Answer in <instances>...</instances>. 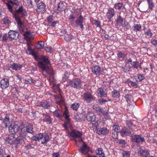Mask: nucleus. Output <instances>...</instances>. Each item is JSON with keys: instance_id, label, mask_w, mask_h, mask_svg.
<instances>
[{"instance_id": "obj_17", "label": "nucleus", "mask_w": 157, "mask_h": 157, "mask_svg": "<svg viewBox=\"0 0 157 157\" xmlns=\"http://www.w3.org/2000/svg\"><path fill=\"white\" fill-rule=\"evenodd\" d=\"M66 4L65 2L60 1L58 4L57 10L59 11H64L66 7Z\"/></svg>"}, {"instance_id": "obj_46", "label": "nucleus", "mask_w": 157, "mask_h": 157, "mask_svg": "<svg viewBox=\"0 0 157 157\" xmlns=\"http://www.w3.org/2000/svg\"><path fill=\"white\" fill-rule=\"evenodd\" d=\"M126 124L129 127H130L132 126H134V127L136 126V125L134 124L130 120H127Z\"/></svg>"}, {"instance_id": "obj_50", "label": "nucleus", "mask_w": 157, "mask_h": 157, "mask_svg": "<svg viewBox=\"0 0 157 157\" xmlns=\"http://www.w3.org/2000/svg\"><path fill=\"white\" fill-rule=\"evenodd\" d=\"M82 115L81 114H77L75 116V119L76 121H79L82 118Z\"/></svg>"}, {"instance_id": "obj_12", "label": "nucleus", "mask_w": 157, "mask_h": 157, "mask_svg": "<svg viewBox=\"0 0 157 157\" xmlns=\"http://www.w3.org/2000/svg\"><path fill=\"white\" fill-rule=\"evenodd\" d=\"M76 25V27L80 26L81 29L83 30V25L82 24L83 22V17L81 15L79 16L75 21Z\"/></svg>"}, {"instance_id": "obj_14", "label": "nucleus", "mask_w": 157, "mask_h": 157, "mask_svg": "<svg viewBox=\"0 0 157 157\" xmlns=\"http://www.w3.org/2000/svg\"><path fill=\"white\" fill-rule=\"evenodd\" d=\"M132 142L136 143H139L140 141L142 142L144 141V138L139 135H135L132 136Z\"/></svg>"}, {"instance_id": "obj_21", "label": "nucleus", "mask_w": 157, "mask_h": 157, "mask_svg": "<svg viewBox=\"0 0 157 157\" xmlns=\"http://www.w3.org/2000/svg\"><path fill=\"white\" fill-rule=\"evenodd\" d=\"M120 133L122 136H125L127 135H130L131 133L128 128L124 127L121 129L120 132Z\"/></svg>"}, {"instance_id": "obj_41", "label": "nucleus", "mask_w": 157, "mask_h": 157, "mask_svg": "<svg viewBox=\"0 0 157 157\" xmlns=\"http://www.w3.org/2000/svg\"><path fill=\"white\" fill-rule=\"evenodd\" d=\"M79 104L78 103H75L72 105L71 108L73 110H77L79 107Z\"/></svg>"}, {"instance_id": "obj_42", "label": "nucleus", "mask_w": 157, "mask_h": 157, "mask_svg": "<svg viewBox=\"0 0 157 157\" xmlns=\"http://www.w3.org/2000/svg\"><path fill=\"white\" fill-rule=\"evenodd\" d=\"M123 21V20L122 18L120 16H119L117 18L116 22L118 25H121L122 24Z\"/></svg>"}, {"instance_id": "obj_37", "label": "nucleus", "mask_w": 157, "mask_h": 157, "mask_svg": "<svg viewBox=\"0 0 157 157\" xmlns=\"http://www.w3.org/2000/svg\"><path fill=\"white\" fill-rule=\"evenodd\" d=\"M44 43L43 41H39L36 45V47L37 49H41L44 48Z\"/></svg>"}, {"instance_id": "obj_63", "label": "nucleus", "mask_w": 157, "mask_h": 157, "mask_svg": "<svg viewBox=\"0 0 157 157\" xmlns=\"http://www.w3.org/2000/svg\"><path fill=\"white\" fill-rule=\"evenodd\" d=\"M69 19L70 21L72 22L75 20V17H74L73 15H71L70 16Z\"/></svg>"}, {"instance_id": "obj_18", "label": "nucleus", "mask_w": 157, "mask_h": 157, "mask_svg": "<svg viewBox=\"0 0 157 157\" xmlns=\"http://www.w3.org/2000/svg\"><path fill=\"white\" fill-rule=\"evenodd\" d=\"M71 136L73 138L75 137L81 138L82 136V134L81 132L78 131H76L74 130H72L71 132Z\"/></svg>"}, {"instance_id": "obj_58", "label": "nucleus", "mask_w": 157, "mask_h": 157, "mask_svg": "<svg viewBox=\"0 0 157 157\" xmlns=\"http://www.w3.org/2000/svg\"><path fill=\"white\" fill-rule=\"evenodd\" d=\"M138 78L140 81H142L144 78V77L142 74H139L138 75Z\"/></svg>"}, {"instance_id": "obj_60", "label": "nucleus", "mask_w": 157, "mask_h": 157, "mask_svg": "<svg viewBox=\"0 0 157 157\" xmlns=\"http://www.w3.org/2000/svg\"><path fill=\"white\" fill-rule=\"evenodd\" d=\"M8 38L7 35V34H5L2 36V40L4 41H6Z\"/></svg>"}, {"instance_id": "obj_19", "label": "nucleus", "mask_w": 157, "mask_h": 157, "mask_svg": "<svg viewBox=\"0 0 157 157\" xmlns=\"http://www.w3.org/2000/svg\"><path fill=\"white\" fill-rule=\"evenodd\" d=\"M89 147L88 146L83 142L82 146L80 147V150L82 153L84 154H86L89 151Z\"/></svg>"}, {"instance_id": "obj_7", "label": "nucleus", "mask_w": 157, "mask_h": 157, "mask_svg": "<svg viewBox=\"0 0 157 157\" xmlns=\"http://www.w3.org/2000/svg\"><path fill=\"white\" fill-rule=\"evenodd\" d=\"M84 98L87 103H90L94 100L95 98L89 92L84 94Z\"/></svg>"}, {"instance_id": "obj_55", "label": "nucleus", "mask_w": 157, "mask_h": 157, "mask_svg": "<svg viewBox=\"0 0 157 157\" xmlns=\"http://www.w3.org/2000/svg\"><path fill=\"white\" fill-rule=\"evenodd\" d=\"M125 56L124 54L120 51H119L117 54V56L119 58H124Z\"/></svg>"}, {"instance_id": "obj_16", "label": "nucleus", "mask_w": 157, "mask_h": 157, "mask_svg": "<svg viewBox=\"0 0 157 157\" xmlns=\"http://www.w3.org/2000/svg\"><path fill=\"white\" fill-rule=\"evenodd\" d=\"M86 117L89 121L94 122L95 120V117L94 113L91 112H88L86 115Z\"/></svg>"}, {"instance_id": "obj_38", "label": "nucleus", "mask_w": 157, "mask_h": 157, "mask_svg": "<svg viewBox=\"0 0 157 157\" xmlns=\"http://www.w3.org/2000/svg\"><path fill=\"white\" fill-rule=\"evenodd\" d=\"M113 97L114 98H118L120 97L119 93L117 90H114L112 92Z\"/></svg>"}, {"instance_id": "obj_36", "label": "nucleus", "mask_w": 157, "mask_h": 157, "mask_svg": "<svg viewBox=\"0 0 157 157\" xmlns=\"http://www.w3.org/2000/svg\"><path fill=\"white\" fill-rule=\"evenodd\" d=\"M60 111L58 110H56L53 112V114L58 118H60L63 116V115L60 113Z\"/></svg>"}, {"instance_id": "obj_4", "label": "nucleus", "mask_w": 157, "mask_h": 157, "mask_svg": "<svg viewBox=\"0 0 157 157\" xmlns=\"http://www.w3.org/2000/svg\"><path fill=\"white\" fill-rule=\"evenodd\" d=\"M20 128L15 123H12L9 127V132L12 135L15 134L17 132H18Z\"/></svg>"}, {"instance_id": "obj_29", "label": "nucleus", "mask_w": 157, "mask_h": 157, "mask_svg": "<svg viewBox=\"0 0 157 157\" xmlns=\"http://www.w3.org/2000/svg\"><path fill=\"white\" fill-rule=\"evenodd\" d=\"M10 118L8 115H6L4 119H3V122L5 127H7L10 124Z\"/></svg>"}, {"instance_id": "obj_15", "label": "nucleus", "mask_w": 157, "mask_h": 157, "mask_svg": "<svg viewBox=\"0 0 157 157\" xmlns=\"http://www.w3.org/2000/svg\"><path fill=\"white\" fill-rule=\"evenodd\" d=\"M1 87L3 89H6L9 85V80L7 78H4L1 81Z\"/></svg>"}, {"instance_id": "obj_35", "label": "nucleus", "mask_w": 157, "mask_h": 157, "mask_svg": "<svg viewBox=\"0 0 157 157\" xmlns=\"http://www.w3.org/2000/svg\"><path fill=\"white\" fill-rule=\"evenodd\" d=\"M25 129L26 131L27 132L32 133L33 132V126L31 124L29 125L28 126L26 127Z\"/></svg>"}, {"instance_id": "obj_28", "label": "nucleus", "mask_w": 157, "mask_h": 157, "mask_svg": "<svg viewBox=\"0 0 157 157\" xmlns=\"http://www.w3.org/2000/svg\"><path fill=\"white\" fill-rule=\"evenodd\" d=\"M22 66L19 64H16L13 63L11 65V67L13 70H18L22 67Z\"/></svg>"}, {"instance_id": "obj_3", "label": "nucleus", "mask_w": 157, "mask_h": 157, "mask_svg": "<svg viewBox=\"0 0 157 157\" xmlns=\"http://www.w3.org/2000/svg\"><path fill=\"white\" fill-rule=\"evenodd\" d=\"M32 140L33 141H39L40 140L43 139L41 141V143L43 144H46L49 141V137L48 135H45L44 136L43 134H38L32 138Z\"/></svg>"}, {"instance_id": "obj_30", "label": "nucleus", "mask_w": 157, "mask_h": 157, "mask_svg": "<svg viewBox=\"0 0 157 157\" xmlns=\"http://www.w3.org/2000/svg\"><path fill=\"white\" fill-rule=\"evenodd\" d=\"M124 98L126 99L127 104L126 105H128V104H130L132 103L131 100H132V97L130 94L128 95L124 96Z\"/></svg>"}, {"instance_id": "obj_23", "label": "nucleus", "mask_w": 157, "mask_h": 157, "mask_svg": "<svg viewBox=\"0 0 157 157\" xmlns=\"http://www.w3.org/2000/svg\"><path fill=\"white\" fill-rule=\"evenodd\" d=\"M109 132L106 128H100L98 129L97 132L98 134H106Z\"/></svg>"}, {"instance_id": "obj_39", "label": "nucleus", "mask_w": 157, "mask_h": 157, "mask_svg": "<svg viewBox=\"0 0 157 157\" xmlns=\"http://www.w3.org/2000/svg\"><path fill=\"white\" fill-rule=\"evenodd\" d=\"M122 68L123 69V71L124 72H127L130 71L131 67H130L129 65L125 64V66L122 67Z\"/></svg>"}, {"instance_id": "obj_8", "label": "nucleus", "mask_w": 157, "mask_h": 157, "mask_svg": "<svg viewBox=\"0 0 157 157\" xmlns=\"http://www.w3.org/2000/svg\"><path fill=\"white\" fill-rule=\"evenodd\" d=\"M19 36V33L14 31L10 30L8 33V38L11 40L18 39Z\"/></svg>"}, {"instance_id": "obj_2", "label": "nucleus", "mask_w": 157, "mask_h": 157, "mask_svg": "<svg viewBox=\"0 0 157 157\" xmlns=\"http://www.w3.org/2000/svg\"><path fill=\"white\" fill-rule=\"evenodd\" d=\"M4 2L6 4L9 11L13 14L14 12L13 9H14L15 11H16V9H17V8L18 6L20 5L19 2L18 1L13 2L12 1H10L7 2H5L4 1Z\"/></svg>"}, {"instance_id": "obj_34", "label": "nucleus", "mask_w": 157, "mask_h": 157, "mask_svg": "<svg viewBox=\"0 0 157 157\" xmlns=\"http://www.w3.org/2000/svg\"><path fill=\"white\" fill-rule=\"evenodd\" d=\"M44 122H46L48 124L51 123V119L49 115H46L43 120Z\"/></svg>"}, {"instance_id": "obj_9", "label": "nucleus", "mask_w": 157, "mask_h": 157, "mask_svg": "<svg viewBox=\"0 0 157 157\" xmlns=\"http://www.w3.org/2000/svg\"><path fill=\"white\" fill-rule=\"evenodd\" d=\"M15 19L17 23L18 28L21 33H22L23 31L24 25L22 21L21 20L19 16L15 15Z\"/></svg>"}, {"instance_id": "obj_48", "label": "nucleus", "mask_w": 157, "mask_h": 157, "mask_svg": "<svg viewBox=\"0 0 157 157\" xmlns=\"http://www.w3.org/2000/svg\"><path fill=\"white\" fill-rule=\"evenodd\" d=\"M122 6V4L120 3H118L115 4V7L119 10H120Z\"/></svg>"}, {"instance_id": "obj_45", "label": "nucleus", "mask_w": 157, "mask_h": 157, "mask_svg": "<svg viewBox=\"0 0 157 157\" xmlns=\"http://www.w3.org/2000/svg\"><path fill=\"white\" fill-rule=\"evenodd\" d=\"M131 65L132 67L136 69H137L139 65V62L136 61L132 62V63H131Z\"/></svg>"}, {"instance_id": "obj_62", "label": "nucleus", "mask_w": 157, "mask_h": 157, "mask_svg": "<svg viewBox=\"0 0 157 157\" xmlns=\"http://www.w3.org/2000/svg\"><path fill=\"white\" fill-rule=\"evenodd\" d=\"M98 101L100 104H101L107 102V100L104 99H99L98 100Z\"/></svg>"}, {"instance_id": "obj_61", "label": "nucleus", "mask_w": 157, "mask_h": 157, "mask_svg": "<svg viewBox=\"0 0 157 157\" xmlns=\"http://www.w3.org/2000/svg\"><path fill=\"white\" fill-rule=\"evenodd\" d=\"M69 74L68 73H65L64 75V76L63 77V81L65 80L66 78H67L69 76Z\"/></svg>"}, {"instance_id": "obj_31", "label": "nucleus", "mask_w": 157, "mask_h": 157, "mask_svg": "<svg viewBox=\"0 0 157 157\" xmlns=\"http://www.w3.org/2000/svg\"><path fill=\"white\" fill-rule=\"evenodd\" d=\"M98 93L100 94L101 97H105L107 96L106 93L105 92L103 89L101 88H100L98 89Z\"/></svg>"}, {"instance_id": "obj_22", "label": "nucleus", "mask_w": 157, "mask_h": 157, "mask_svg": "<svg viewBox=\"0 0 157 157\" xmlns=\"http://www.w3.org/2000/svg\"><path fill=\"white\" fill-rule=\"evenodd\" d=\"M6 141L8 143L12 144L15 143V138L13 135L11 136H8L7 138L6 139Z\"/></svg>"}, {"instance_id": "obj_57", "label": "nucleus", "mask_w": 157, "mask_h": 157, "mask_svg": "<svg viewBox=\"0 0 157 157\" xmlns=\"http://www.w3.org/2000/svg\"><path fill=\"white\" fill-rule=\"evenodd\" d=\"M145 34L147 35V36L151 37L152 36V33L151 32L150 30H147V31L145 32Z\"/></svg>"}, {"instance_id": "obj_52", "label": "nucleus", "mask_w": 157, "mask_h": 157, "mask_svg": "<svg viewBox=\"0 0 157 157\" xmlns=\"http://www.w3.org/2000/svg\"><path fill=\"white\" fill-rule=\"evenodd\" d=\"M149 4V7L150 9H152L153 7V3L152 0H147Z\"/></svg>"}, {"instance_id": "obj_47", "label": "nucleus", "mask_w": 157, "mask_h": 157, "mask_svg": "<svg viewBox=\"0 0 157 157\" xmlns=\"http://www.w3.org/2000/svg\"><path fill=\"white\" fill-rule=\"evenodd\" d=\"M130 154L129 152L127 151H124L122 153L123 157H129Z\"/></svg>"}, {"instance_id": "obj_27", "label": "nucleus", "mask_w": 157, "mask_h": 157, "mask_svg": "<svg viewBox=\"0 0 157 157\" xmlns=\"http://www.w3.org/2000/svg\"><path fill=\"white\" fill-rule=\"evenodd\" d=\"M18 133L20 136H21L22 137L24 138H25L27 134V132L26 131L25 128H20Z\"/></svg>"}, {"instance_id": "obj_49", "label": "nucleus", "mask_w": 157, "mask_h": 157, "mask_svg": "<svg viewBox=\"0 0 157 157\" xmlns=\"http://www.w3.org/2000/svg\"><path fill=\"white\" fill-rule=\"evenodd\" d=\"M122 91L123 93L125 94V96L128 95L130 94V91L124 89V88L122 89Z\"/></svg>"}, {"instance_id": "obj_54", "label": "nucleus", "mask_w": 157, "mask_h": 157, "mask_svg": "<svg viewBox=\"0 0 157 157\" xmlns=\"http://www.w3.org/2000/svg\"><path fill=\"white\" fill-rule=\"evenodd\" d=\"M119 127L118 125H114L113 126V131L119 132Z\"/></svg>"}, {"instance_id": "obj_44", "label": "nucleus", "mask_w": 157, "mask_h": 157, "mask_svg": "<svg viewBox=\"0 0 157 157\" xmlns=\"http://www.w3.org/2000/svg\"><path fill=\"white\" fill-rule=\"evenodd\" d=\"M123 27H124V29L125 31H127L130 28V26L128 22H124V24L123 25Z\"/></svg>"}, {"instance_id": "obj_25", "label": "nucleus", "mask_w": 157, "mask_h": 157, "mask_svg": "<svg viewBox=\"0 0 157 157\" xmlns=\"http://www.w3.org/2000/svg\"><path fill=\"white\" fill-rule=\"evenodd\" d=\"M56 98V102L57 104L59 105L60 106L64 105V103L63 99L61 98V95L57 96Z\"/></svg>"}, {"instance_id": "obj_10", "label": "nucleus", "mask_w": 157, "mask_h": 157, "mask_svg": "<svg viewBox=\"0 0 157 157\" xmlns=\"http://www.w3.org/2000/svg\"><path fill=\"white\" fill-rule=\"evenodd\" d=\"M68 112L67 109H66L64 111L63 114L65 115V118L66 120V121L63 124V127L65 128L66 130L68 129V125L69 124L70 122V119L68 114Z\"/></svg>"}, {"instance_id": "obj_24", "label": "nucleus", "mask_w": 157, "mask_h": 157, "mask_svg": "<svg viewBox=\"0 0 157 157\" xmlns=\"http://www.w3.org/2000/svg\"><path fill=\"white\" fill-rule=\"evenodd\" d=\"M23 36L24 38L26 39L27 42H28L29 41L30 39L33 37V35L31 33L28 31H26L25 33L23 34Z\"/></svg>"}, {"instance_id": "obj_1", "label": "nucleus", "mask_w": 157, "mask_h": 157, "mask_svg": "<svg viewBox=\"0 0 157 157\" xmlns=\"http://www.w3.org/2000/svg\"><path fill=\"white\" fill-rule=\"evenodd\" d=\"M40 60L38 62V65L39 68L42 69V72L45 71L50 75L49 81L50 84L53 86H56L55 80L54 78L52 69L51 67L50 62L48 59L44 56H40L39 58Z\"/></svg>"}, {"instance_id": "obj_56", "label": "nucleus", "mask_w": 157, "mask_h": 157, "mask_svg": "<svg viewBox=\"0 0 157 157\" xmlns=\"http://www.w3.org/2000/svg\"><path fill=\"white\" fill-rule=\"evenodd\" d=\"M118 133V132H116L115 131H112V137L114 139H116L117 138V137Z\"/></svg>"}, {"instance_id": "obj_26", "label": "nucleus", "mask_w": 157, "mask_h": 157, "mask_svg": "<svg viewBox=\"0 0 157 157\" xmlns=\"http://www.w3.org/2000/svg\"><path fill=\"white\" fill-rule=\"evenodd\" d=\"M91 70L93 73L96 75H99L100 72V68L98 66H96L91 68Z\"/></svg>"}, {"instance_id": "obj_5", "label": "nucleus", "mask_w": 157, "mask_h": 157, "mask_svg": "<svg viewBox=\"0 0 157 157\" xmlns=\"http://www.w3.org/2000/svg\"><path fill=\"white\" fill-rule=\"evenodd\" d=\"M27 13L26 10L23 9V7L22 6H20L17 9H16V11L14 12V16L15 18V15L19 16L20 18L21 17L25 16Z\"/></svg>"}, {"instance_id": "obj_33", "label": "nucleus", "mask_w": 157, "mask_h": 157, "mask_svg": "<svg viewBox=\"0 0 157 157\" xmlns=\"http://www.w3.org/2000/svg\"><path fill=\"white\" fill-rule=\"evenodd\" d=\"M103 149L101 148H99L96 150V152L97 155H100L99 157H104L105 155L102 151Z\"/></svg>"}, {"instance_id": "obj_20", "label": "nucleus", "mask_w": 157, "mask_h": 157, "mask_svg": "<svg viewBox=\"0 0 157 157\" xmlns=\"http://www.w3.org/2000/svg\"><path fill=\"white\" fill-rule=\"evenodd\" d=\"M40 106L44 108L49 109L50 106H52V104L48 101H43L40 103Z\"/></svg>"}, {"instance_id": "obj_51", "label": "nucleus", "mask_w": 157, "mask_h": 157, "mask_svg": "<svg viewBox=\"0 0 157 157\" xmlns=\"http://www.w3.org/2000/svg\"><path fill=\"white\" fill-rule=\"evenodd\" d=\"M3 21L4 24H9L10 22V21L9 20V18L7 17H4L3 20Z\"/></svg>"}, {"instance_id": "obj_43", "label": "nucleus", "mask_w": 157, "mask_h": 157, "mask_svg": "<svg viewBox=\"0 0 157 157\" xmlns=\"http://www.w3.org/2000/svg\"><path fill=\"white\" fill-rule=\"evenodd\" d=\"M141 26L140 25L136 24V26L133 27V30L134 31H137L140 30Z\"/></svg>"}, {"instance_id": "obj_53", "label": "nucleus", "mask_w": 157, "mask_h": 157, "mask_svg": "<svg viewBox=\"0 0 157 157\" xmlns=\"http://www.w3.org/2000/svg\"><path fill=\"white\" fill-rule=\"evenodd\" d=\"M109 15L108 16V17L109 18V19H110L113 16L114 14V11L111 10H109Z\"/></svg>"}, {"instance_id": "obj_40", "label": "nucleus", "mask_w": 157, "mask_h": 157, "mask_svg": "<svg viewBox=\"0 0 157 157\" xmlns=\"http://www.w3.org/2000/svg\"><path fill=\"white\" fill-rule=\"evenodd\" d=\"M73 38L74 37L72 35L67 34L65 36L64 39L67 41H69Z\"/></svg>"}, {"instance_id": "obj_6", "label": "nucleus", "mask_w": 157, "mask_h": 157, "mask_svg": "<svg viewBox=\"0 0 157 157\" xmlns=\"http://www.w3.org/2000/svg\"><path fill=\"white\" fill-rule=\"evenodd\" d=\"M71 86L78 88L81 87V81L78 79H76L70 81L68 83Z\"/></svg>"}, {"instance_id": "obj_59", "label": "nucleus", "mask_w": 157, "mask_h": 157, "mask_svg": "<svg viewBox=\"0 0 157 157\" xmlns=\"http://www.w3.org/2000/svg\"><path fill=\"white\" fill-rule=\"evenodd\" d=\"M102 114L104 116H107L108 114V113L107 110L105 109V110L103 109V112H102Z\"/></svg>"}, {"instance_id": "obj_64", "label": "nucleus", "mask_w": 157, "mask_h": 157, "mask_svg": "<svg viewBox=\"0 0 157 157\" xmlns=\"http://www.w3.org/2000/svg\"><path fill=\"white\" fill-rule=\"evenodd\" d=\"M152 43L155 46H157V40H154L152 41Z\"/></svg>"}, {"instance_id": "obj_11", "label": "nucleus", "mask_w": 157, "mask_h": 157, "mask_svg": "<svg viewBox=\"0 0 157 157\" xmlns=\"http://www.w3.org/2000/svg\"><path fill=\"white\" fill-rule=\"evenodd\" d=\"M46 5L44 3L41 2L37 5V7L36 9L37 12L44 13L45 11Z\"/></svg>"}, {"instance_id": "obj_32", "label": "nucleus", "mask_w": 157, "mask_h": 157, "mask_svg": "<svg viewBox=\"0 0 157 157\" xmlns=\"http://www.w3.org/2000/svg\"><path fill=\"white\" fill-rule=\"evenodd\" d=\"M25 140V138L22 137L21 136L18 137L17 138H15V143L17 144H22L23 143Z\"/></svg>"}, {"instance_id": "obj_13", "label": "nucleus", "mask_w": 157, "mask_h": 157, "mask_svg": "<svg viewBox=\"0 0 157 157\" xmlns=\"http://www.w3.org/2000/svg\"><path fill=\"white\" fill-rule=\"evenodd\" d=\"M138 153L139 155L145 157H148L150 155L149 152L147 150L141 148L138 149Z\"/></svg>"}]
</instances>
